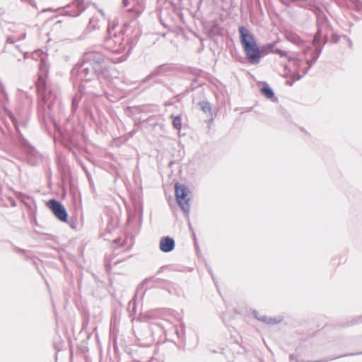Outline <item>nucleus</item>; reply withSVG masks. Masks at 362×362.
Wrapping results in <instances>:
<instances>
[{"mask_svg": "<svg viewBox=\"0 0 362 362\" xmlns=\"http://www.w3.org/2000/svg\"><path fill=\"white\" fill-rule=\"evenodd\" d=\"M209 271L211 273V277H212L213 280L215 281L212 272L211 271V269H209Z\"/></svg>", "mask_w": 362, "mask_h": 362, "instance_id": "4c0bfd02", "label": "nucleus"}, {"mask_svg": "<svg viewBox=\"0 0 362 362\" xmlns=\"http://www.w3.org/2000/svg\"><path fill=\"white\" fill-rule=\"evenodd\" d=\"M100 28V21L95 17L93 16L88 22V24L85 30L86 33L92 32L93 30H98Z\"/></svg>", "mask_w": 362, "mask_h": 362, "instance_id": "a211bd4d", "label": "nucleus"}, {"mask_svg": "<svg viewBox=\"0 0 362 362\" xmlns=\"http://www.w3.org/2000/svg\"><path fill=\"white\" fill-rule=\"evenodd\" d=\"M153 356L148 348H139L134 358L135 362H151Z\"/></svg>", "mask_w": 362, "mask_h": 362, "instance_id": "4468645a", "label": "nucleus"}, {"mask_svg": "<svg viewBox=\"0 0 362 362\" xmlns=\"http://www.w3.org/2000/svg\"><path fill=\"white\" fill-rule=\"evenodd\" d=\"M26 37V33L23 31L21 35H15L13 36H9L6 39L8 43L13 44L16 40H24Z\"/></svg>", "mask_w": 362, "mask_h": 362, "instance_id": "aec40b11", "label": "nucleus"}, {"mask_svg": "<svg viewBox=\"0 0 362 362\" xmlns=\"http://www.w3.org/2000/svg\"><path fill=\"white\" fill-rule=\"evenodd\" d=\"M11 121L18 134V143L28 156V162L32 165H36L41 158L40 153L25 139L21 132V128H27L29 122V117L25 116H11Z\"/></svg>", "mask_w": 362, "mask_h": 362, "instance_id": "423d86ee", "label": "nucleus"}, {"mask_svg": "<svg viewBox=\"0 0 362 362\" xmlns=\"http://www.w3.org/2000/svg\"><path fill=\"white\" fill-rule=\"evenodd\" d=\"M330 33L332 34L330 42L334 44L338 43L340 40V36L337 33H334V31H332V33Z\"/></svg>", "mask_w": 362, "mask_h": 362, "instance_id": "5701e85b", "label": "nucleus"}, {"mask_svg": "<svg viewBox=\"0 0 362 362\" xmlns=\"http://www.w3.org/2000/svg\"><path fill=\"white\" fill-rule=\"evenodd\" d=\"M172 118V123L174 129L176 130H180L182 127V117L180 115L174 116L173 115H170Z\"/></svg>", "mask_w": 362, "mask_h": 362, "instance_id": "6ab92c4d", "label": "nucleus"}, {"mask_svg": "<svg viewBox=\"0 0 362 362\" xmlns=\"http://www.w3.org/2000/svg\"><path fill=\"white\" fill-rule=\"evenodd\" d=\"M359 321H362V317H359Z\"/></svg>", "mask_w": 362, "mask_h": 362, "instance_id": "79ce46f5", "label": "nucleus"}, {"mask_svg": "<svg viewBox=\"0 0 362 362\" xmlns=\"http://www.w3.org/2000/svg\"><path fill=\"white\" fill-rule=\"evenodd\" d=\"M103 49L100 45H93L87 49L82 57L81 62L77 64L71 70V76L75 83L84 84L105 76L107 71L106 60L114 63L124 60L123 57L111 59L103 52Z\"/></svg>", "mask_w": 362, "mask_h": 362, "instance_id": "f257e3e1", "label": "nucleus"}, {"mask_svg": "<svg viewBox=\"0 0 362 362\" xmlns=\"http://www.w3.org/2000/svg\"><path fill=\"white\" fill-rule=\"evenodd\" d=\"M48 74V64L45 57H41L39 64L38 78L35 83L37 91L38 117L41 122H45L47 119L52 118V112L55 105L59 104L60 100L57 91H54L47 86L46 78Z\"/></svg>", "mask_w": 362, "mask_h": 362, "instance_id": "f03ea898", "label": "nucleus"}, {"mask_svg": "<svg viewBox=\"0 0 362 362\" xmlns=\"http://www.w3.org/2000/svg\"><path fill=\"white\" fill-rule=\"evenodd\" d=\"M122 4L124 6H127V5L129 4V1L128 0H122Z\"/></svg>", "mask_w": 362, "mask_h": 362, "instance_id": "72a5a7b5", "label": "nucleus"}, {"mask_svg": "<svg viewBox=\"0 0 362 362\" xmlns=\"http://www.w3.org/2000/svg\"><path fill=\"white\" fill-rule=\"evenodd\" d=\"M286 83H287L288 85H289L290 86H291L293 85V81H286Z\"/></svg>", "mask_w": 362, "mask_h": 362, "instance_id": "f704fd0d", "label": "nucleus"}, {"mask_svg": "<svg viewBox=\"0 0 362 362\" xmlns=\"http://www.w3.org/2000/svg\"><path fill=\"white\" fill-rule=\"evenodd\" d=\"M99 12L101 13V15L105 17V13H104V11L103 10H99Z\"/></svg>", "mask_w": 362, "mask_h": 362, "instance_id": "c9c22d12", "label": "nucleus"}, {"mask_svg": "<svg viewBox=\"0 0 362 362\" xmlns=\"http://www.w3.org/2000/svg\"><path fill=\"white\" fill-rule=\"evenodd\" d=\"M175 243L173 238L165 236L160 241V250L163 252H170L175 248Z\"/></svg>", "mask_w": 362, "mask_h": 362, "instance_id": "2eb2a0df", "label": "nucleus"}, {"mask_svg": "<svg viewBox=\"0 0 362 362\" xmlns=\"http://www.w3.org/2000/svg\"><path fill=\"white\" fill-rule=\"evenodd\" d=\"M289 359L291 361L296 360V357L294 354H292L289 356Z\"/></svg>", "mask_w": 362, "mask_h": 362, "instance_id": "473e14b6", "label": "nucleus"}, {"mask_svg": "<svg viewBox=\"0 0 362 362\" xmlns=\"http://www.w3.org/2000/svg\"><path fill=\"white\" fill-rule=\"evenodd\" d=\"M272 52H274L275 54H278L281 57H286V55H287V53L286 51L281 50L279 48H275V49L274 48Z\"/></svg>", "mask_w": 362, "mask_h": 362, "instance_id": "393cba45", "label": "nucleus"}, {"mask_svg": "<svg viewBox=\"0 0 362 362\" xmlns=\"http://www.w3.org/2000/svg\"><path fill=\"white\" fill-rule=\"evenodd\" d=\"M175 193L178 205L185 213L189 214L190 211V197H189L190 191L189 188L185 185L177 182L175 186Z\"/></svg>", "mask_w": 362, "mask_h": 362, "instance_id": "1a4fd4ad", "label": "nucleus"}, {"mask_svg": "<svg viewBox=\"0 0 362 362\" xmlns=\"http://www.w3.org/2000/svg\"><path fill=\"white\" fill-rule=\"evenodd\" d=\"M69 226H70L72 228L75 229V228H76L77 224H76V221H74V220H71V221L69 222Z\"/></svg>", "mask_w": 362, "mask_h": 362, "instance_id": "c756f323", "label": "nucleus"}, {"mask_svg": "<svg viewBox=\"0 0 362 362\" xmlns=\"http://www.w3.org/2000/svg\"><path fill=\"white\" fill-rule=\"evenodd\" d=\"M33 263L34 264H36V262H35V260H33Z\"/></svg>", "mask_w": 362, "mask_h": 362, "instance_id": "ea45409f", "label": "nucleus"}, {"mask_svg": "<svg viewBox=\"0 0 362 362\" xmlns=\"http://www.w3.org/2000/svg\"><path fill=\"white\" fill-rule=\"evenodd\" d=\"M129 25L130 22H126L122 27L116 30L118 25L114 22L109 23L107 28V35L105 37L103 42L104 48L112 53L123 52L129 43L126 35Z\"/></svg>", "mask_w": 362, "mask_h": 362, "instance_id": "39448f33", "label": "nucleus"}, {"mask_svg": "<svg viewBox=\"0 0 362 362\" xmlns=\"http://www.w3.org/2000/svg\"><path fill=\"white\" fill-rule=\"evenodd\" d=\"M81 166H82L83 169L84 170V171L86 172L87 177L90 180V173L88 172V170H86V167L84 165H81Z\"/></svg>", "mask_w": 362, "mask_h": 362, "instance_id": "7c9ffc66", "label": "nucleus"}, {"mask_svg": "<svg viewBox=\"0 0 362 362\" xmlns=\"http://www.w3.org/2000/svg\"><path fill=\"white\" fill-rule=\"evenodd\" d=\"M238 32L241 45L248 62L251 64L257 65L259 64L262 57L273 52L274 43H268L259 47L253 33L245 26H240Z\"/></svg>", "mask_w": 362, "mask_h": 362, "instance_id": "20e7f679", "label": "nucleus"}, {"mask_svg": "<svg viewBox=\"0 0 362 362\" xmlns=\"http://www.w3.org/2000/svg\"><path fill=\"white\" fill-rule=\"evenodd\" d=\"M0 91L1 92V93L4 95V98H5V100H6V102H8V93L5 90V88H4V84L0 81Z\"/></svg>", "mask_w": 362, "mask_h": 362, "instance_id": "b1692460", "label": "nucleus"}, {"mask_svg": "<svg viewBox=\"0 0 362 362\" xmlns=\"http://www.w3.org/2000/svg\"><path fill=\"white\" fill-rule=\"evenodd\" d=\"M81 166H82L83 169L84 170V171L86 172L87 177L90 180V173L88 172V170H86V167L84 165H81Z\"/></svg>", "mask_w": 362, "mask_h": 362, "instance_id": "2f4dec72", "label": "nucleus"}, {"mask_svg": "<svg viewBox=\"0 0 362 362\" xmlns=\"http://www.w3.org/2000/svg\"><path fill=\"white\" fill-rule=\"evenodd\" d=\"M193 237H194V243H195V244H197V238H196L194 233H193Z\"/></svg>", "mask_w": 362, "mask_h": 362, "instance_id": "e433bc0d", "label": "nucleus"}, {"mask_svg": "<svg viewBox=\"0 0 362 362\" xmlns=\"http://www.w3.org/2000/svg\"><path fill=\"white\" fill-rule=\"evenodd\" d=\"M150 284H152V286L160 287L163 289H165L168 291V292L170 294H177L178 291L177 289L176 285L170 281L154 278V277H149L145 279L141 284H140L137 288V291L140 288H142L144 286L148 287Z\"/></svg>", "mask_w": 362, "mask_h": 362, "instance_id": "9d476101", "label": "nucleus"}, {"mask_svg": "<svg viewBox=\"0 0 362 362\" xmlns=\"http://www.w3.org/2000/svg\"><path fill=\"white\" fill-rule=\"evenodd\" d=\"M103 95H105L107 98V93L105 91H103V93L95 92L90 89V87H86L85 84H79L78 93L72 98L71 107V112L74 115L76 114L79 107V103L81 99L83 98L84 101L81 108L87 115H89L92 119H94L92 111V99L94 97H100Z\"/></svg>", "mask_w": 362, "mask_h": 362, "instance_id": "0eeeda50", "label": "nucleus"}, {"mask_svg": "<svg viewBox=\"0 0 362 362\" xmlns=\"http://www.w3.org/2000/svg\"><path fill=\"white\" fill-rule=\"evenodd\" d=\"M262 87L260 91L263 95L272 101H277L278 98L275 96V93L272 88L269 86L267 82H262Z\"/></svg>", "mask_w": 362, "mask_h": 362, "instance_id": "dca6fc26", "label": "nucleus"}, {"mask_svg": "<svg viewBox=\"0 0 362 362\" xmlns=\"http://www.w3.org/2000/svg\"><path fill=\"white\" fill-rule=\"evenodd\" d=\"M291 2H300V6L304 8H310L314 5V1L313 0H291Z\"/></svg>", "mask_w": 362, "mask_h": 362, "instance_id": "4be33fe9", "label": "nucleus"}, {"mask_svg": "<svg viewBox=\"0 0 362 362\" xmlns=\"http://www.w3.org/2000/svg\"><path fill=\"white\" fill-rule=\"evenodd\" d=\"M13 251L16 253H21V254H23L25 255V259H28V256L26 255V251L23 249H21L20 247H13Z\"/></svg>", "mask_w": 362, "mask_h": 362, "instance_id": "a878e982", "label": "nucleus"}, {"mask_svg": "<svg viewBox=\"0 0 362 362\" xmlns=\"http://www.w3.org/2000/svg\"><path fill=\"white\" fill-rule=\"evenodd\" d=\"M21 1L22 2L28 4L31 6H33V8L37 9V5H36V3H35V0H21Z\"/></svg>", "mask_w": 362, "mask_h": 362, "instance_id": "bb28decb", "label": "nucleus"}, {"mask_svg": "<svg viewBox=\"0 0 362 362\" xmlns=\"http://www.w3.org/2000/svg\"><path fill=\"white\" fill-rule=\"evenodd\" d=\"M47 206L52 210L54 215L62 222H68V213L64 205L56 199H50Z\"/></svg>", "mask_w": 362, "mask_h": 362, "instance_id": "f8f14e48", "label": "nucleus"}, {"mask_svg": "<svg viewBox=\"0 0 362 362\" xmlns=\"http://www.w3.org/2000/svg\"><path fill=\"white\" fill-rule=\"evenodd\" d=\"M139 15H140V12L139 11H138L137 13H136V16H139Z\"/></svg>", "mask_w": 362, "mask_h": 362, "instance_id": "a19ab883", "label": "nucleus"}, {"mask_svg": "<svg viewBox=\"0 0 362 362\" xmlns=\"http://www.w3.org/2000/svg\"><path fill=\"white\" fill-rule=\"evenodd\" d=\"M198 105L200 107L201 110L204 113L211 114V107L210 103L208 101H205V100L200 101L198 103Z\"/></svg>", "mask_w": 362, "mask_h": 362, "instance_id": "412c9836", "label": "nucleus"}, {"mask_svg": "<svg viewBox=\"0 0 362 362\" xmlns=\"http://www.w3.org/2000/svg\"><path fill=\"white\" fill-rule=\"evenodd\" d=\"M178 71L177 64L173 63H166L156 66L151 74L146 77L148 80L156 76H170L175 74Z\"/></svg>", "mask_w": 362, "mask_h": 362, "instance_id": "9b49d317", "label": "nucleus"}, {"mask_svg": "<svg viewBox=\"0 0 362 362\" xmlns=\"http://www.w3.org/2000/svg\"><path fill=\"white\" fill-rule=\"evenodd\" d=\"M303 77V75H300L299 72H296L294 74V80H300Z\"/></svg>", "mask_w": 362, "mask_h": 362, "instance_id": "c85d7f7f", "label": "nucleus"}, {"mask_svg": "<svg viewBox=\"0 0 362 362\" xmlns=\"http://www.w3.org/2000/svg\"><path fill=\"white\" fill-rule=\"evenodd\" d=\"M11 191L6 185H0V204L5 206H16V202L11 196Z\"/></svg>", "mask_w": 362, "mask_h": 362, "instance_id": "ddd939ff", "label": "nucleus"}, {"mask_svg": "<svg viewBox=\"0 0 362 362\" xmlns=\"http://www.w3.org/2000/svg\"><path fill=\"white\" fill-rule=\"evenodd\" d=\"M254 315L255 318H257L258 320L263 322L264 323L269 324V325H274L279 323L282 321V318L281 317H267L265 315H258V313L257 311H254Z\"/></svg>", "mask_w": 362, "mask_h": 362, "instance_id": "f3484780", "label": "nucleus"}, {"mask_svg": "<svg viewBox=\"0 0 362 362\" xmlns=\"http://www.w3.org/2000/svg\"><path fill=\"white\" fill-rule=\"evenodd\" d=\"M16 25L15 24H11V27H9V29H11L12 28H15Z\"/></svg>", "mask_w": 362, "mask_h": 362, "instance_id": "58836bf2", "label": "nucleus"}, {"mask_svg": "<svg viewBox=\"0 0 362 362\" xmlns=\"http://www.w3.org/2000/svg\"><path fill=\"white\" fill-rule=\"evenodd\" d=\"M84 0H71V2L67 4L63 7H59L56 9L47 8L42 9V12L46 11H56L60 15L69 17H77L85 11Z\"/></svg>", "mask_w": 362, "mask_h": 362, "instance_id": "6e6552de", "label": "nucleus"}, {"mask_svg": "<svg viewBox=\"0 0 362 362\" xmlns=\"http://www.w3.org/2000/svg\"><path fill=\"white\" fill-rule=\"evenodd\" d=\"M21 1L22 2L28 4L31 6H33V8L37 9V5H36V3H35V0H21Z\"/></svg>", "mask_w": 362, "mask_h": 362, "instance_id": "cd10ccee", "label": "nucleus"}, {"mask_svg": "<svg viewBox=\"0 0 362 362\" xmlns=\"http://www.w3.org/2000/svg\"><path fill=\"white\" fill-rule=\"evenodd\" d=\"M316 16L317 31L313 40V45L315 48L313 49L311 47H308L304 51L305 54L311 55V59L306 60V63L308 64V66L303 69V75L307 74L313 64L317 62L322 52L323 47L329 41L328 35L333 31V28L329 21L320 8H318V11L316 13Z\"/></svg>", "mask_w": 362, "mask_h": 362, "instance_id": "7ed1b4c3", "label": "nucleus"}]
</instances>
